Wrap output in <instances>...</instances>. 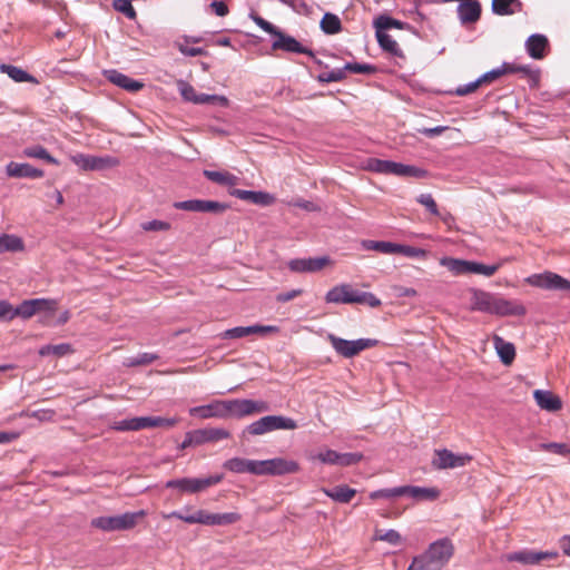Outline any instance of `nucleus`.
Segmentation results:
<instances>
[{"instance_id": "nucleus-57", "label": "nucleus", "mask_w": 570, "mask_h": 570, "mask_svg": "<svg viewBox=\"0 0 570 570\" xmlns=\"http://www.w3.org/2000/svg\"><path fill=\"white\" fill-rule=\"evenodd\" d=\"M145 232H165L170 229V224L165 220L153 219L141 224Z\"/></svg>"}, {"instance_id": "nucleus-35", "label": "nucleus", "mask_w": 570, "mask_h": 570, "mask_svg": "<svg viewBox=\"0 0 570 570\" xmlns=\"http://www.w3.org/2000/svg\"><path fill=\"white\" fill-rule=\"evenodd\" d=\"M24 249L23 240L12 234H2L0 236V254L6 252H21Z\"/></svg>"}, {"instance_id": "nucleus-10", "label": "nucleus", "mask_w": 570, "mask_h": 570, "mask_svg": "<svg viewBox=\"0 0 570 570\" xmlns=\"http://www.w3.org/2000/svg\"><path fill=\"white\" fill-rule=\"evenodd\" d=\"M299 471V464L294 460L274 458L268 460H256L255 475H284Z\"/></svg>"}, {"instance_id": "nucleus-48", "label": "nucleus", "mask_w": 570, "mask_h": 570, "mask_svg": "<svg viewBox=\"0 0 570 570\" xmlns=\"http://www.w3.org/2000/svg\"><path fill=\"white\" fill-rule=\"evenodd\" d=\"M158 358L157 354L154 353H140L136 357H129L126 360L125 365L128 367L148 365Z\"/></svg>"}, {"instance_id": "nucleus-17", "label": "nucleus", "mask_w": 570, "mask_h": 570, "mask_svg": "<svg viewBox=\"0 0 570 570\" xmlns=\"http://www.w3.org/2000/svg\"><path fill=\"white\" fill-rule=\"evenodd\" d=\"M276 39L272 43L273 50H283L286 52L304 53L312 58L315 57L314 52L302 46L294 37L288 36L281 30L275 35Z\"/></svg>"}, {"instance_id": "nucleus-1", "label": "nucleus", "mask_w": 570, "mask_h": 570, "mask_svg": "<svg viewBox=\"0 0 570 570\" xmlns=\"http://www.w3.org/2000/svg\"><path fill=\"white\" fill-rule=\"evenodd\" d=\"M471 309L498 316H524L525 306L517 299H507L481 289H473Z\"/></svg>"}, {"instance_id": "nucleus-2", "label": "nucleus", "mask_w": 570, "mask_h": 570, "mask_svg": "<svg viewBox=\"0 0 570 570\" xmlns=\"http://www.w3.org/2000/svg\"><path fill=\"white\" fill-rule=\"evenodd\" d=\"M454 554V544L449 538H441L429 544L426 550L415 556L407 570H442Z\"/></svg>"}, {"instance_id": "nucleus-51", "label": "nucleus", "mask_w": 570, "mask_h": 570, "mask_svg": "<svg viewBox=\"0 0 570 570\" xmlns=\"http://www.w3.org/2000/svg\"><path fill=\"white\" fill-rule=\"evenodd\" d=\"M345 71H350L353 73H363L371 75L376 71V67L370 63H358V62H347L345 66Z\"/></svg>"}, {"instance_id": "nucleus-42", "label": "nucleus", "mask_w": 570, "mask_h": 570, "mask_svg": "<svg viewBox=\"0 0 570 570\" xmlns=\"http://www.w3.org/2000/svg\"><path fill=\"white\" fill-rule=\"evenodd\" d=\"M72 352V347L68 343H61L57 345H43L39 350V355L41 356H48V355H56V356H65L67 354H70Z\"/></svg>"}, {"instance_id": "nucleus-31", "label": "nucleus", "mask_w": 570, "mask_h": 570, "mask_svg": "<svg viewBox=\"0 0 570 570\" xmlns=\"http://www.w3.org/2000/svg\"><path fill=\"white\" fill-rule=\"evenodd\" d=\"M322 491L326 497L340 503H348L356 494L355 489L345 484L334 487L333 489L324 488Z\"/></svg>"}, {"instance_id": "nucleus-50", "label": "nucleus", "mask_w": 570, "mask_h": 570, "mask_svg": "<svg viewBox=\"0 0 570 570\" xmlns=\"http://www.w3.org/2000/svg\"><path fill=\"white\" fill-rule=\"evenodd\" d=\"M177 86L184 100L196 105L198 92L195 90V88L189 82L184 80H179Z\"/></svg>"}, {"instance_id": "nucleus-63", "label": "nucleus", "mask_w": 570, "mask_h": 570, "mask_svg": "<svg viewBox=\"0 0 570 570\" xmlns=\"http://www.w3.org/2000/svg\"><path fill=\"white\" fill-rule=\"evenodd\" d=\"M503 75H505V70L503 69V66H501L499 68H494V69L483 73L481 77H479V82H481V85L490 83V82L499 79Z\"/></svg>"}, {"instance_id": "nucleus-38", "label": "nucleus", "mask_w": 570, "mask_h": 570, "mask_svg": "<svg viewBox=\"0 0 570 570\" xmlns=\"http://www.w3.org/2000/svg\"><path fill=\"white\" fill-rule=\"evenodd\" d=\"M394 245L395 243L392 242H385V240H372V239H364L361 243V246L365 250H375L382 254L392 255L394 254Z\"/></svg>"}, {"instance_id": "nucleus-64", "label": "nucleus", "mask_w": 570, "mask_h": 570, "mask_svg": "<svg viewBox=\"0 0 570 570\" xmlns=\"http://www.w3.org/2000/svg\"><path fill=\"white\" fill-rule=\"evenodd\" d=\"M252 19L265 32H267L272 36H275L277 33L278 29L274 24H272L269 21L265 20L264 18L255 14V16H252Z\"/></svg>"}, {"instance_id": "nucleus-16", "label": "nucleus", "mask_w": 570, "mask_h": 570, "mask_svg": "<svg viewBox=\"0 0 570 570\" xmlns=\"http://www.w3.org/2000/svg\"><path fill=\"white\" fill-rule=\"evenodd\" d=\"M242 515L237 512L210 513L197 510V523L205 525H229L238 522Z\"/></svg>"}, {"instance_id": "nucleus-27", "label": "nucleus", "mask_w": 570, "mask_h": 570, "mask_svg": "<svg viewBox=\"0 0 570 570\" xmlns=\"http://www.w3.org/2000/svg\"><path fill=\"white\" fill-rule=\"evenodd\" d=\"M533 396L542 410L556 412L562 407L561 400L550 391L535 390Z\"/></svg>"}, {"instance_id": "nucleus-33", "label": "nucleus", "mask_w": 570, "mask_h": 570, "mask_svg": "<svg viewBox=\"0 0 570 570\" xmlns=\"http://www.w3.org/2000/svg\"><path fill=\"white\" fill-rule=\"evenodd\" d=\"M203 174L208 180L222 186H235L238 183V177L229 171L205 169Z\"/></svg>"}, {"instance_id": "nucleus-4", "label": "nucleus", "mask_w": 570, "mask_h": 570, "mask_svg": "<svg viewBox=\"0 0 570 570\" xmlns=\"http://www.w3.org/2000/svg\"><path fill=\"white\" fill-rule=\"evenodd\" d=\"M147 515L145 510L135 512H125L119 515H104L94 518L90 522L91 527L99 530L111 532V531H126L134 529L139 520Z\"/></svg>"}, {"instance_id": "nucleus-46", "label": "nucleus", "mask_w": 570, "mask_h": 570, "mask_svg": "<svg viewBox=\"0 0 570 570\" xmlns=\"http://www.w3.org/2000/svg\"><path fill=\"white\" fill-rule=\"evenodd\" d=\"M350 299L352 298L350 297ZM325 301L327 303L347 304L348 297H346L344 284L331 288L325 295Z\"/></svg>"}, {"instance_id": "nucleus-19", "label": "nucleus", "mask_w": 570, "mask_h": 570, "mask_svg": "<svg viewBox=\"0 0 570 570\" xmlns=\"http://www.w3.org/2000/svg\"><path fill=\"white\" fill-rule=\"evenodd\" d=\"M189 415L202 420L225 419L224 400H214L208 404L190 407Z\"/></svg>"}, {"instance_id": "nucleus-43", "label": "nucleus", "mask_w": 570, "mask_h": 570, "mask_svg": "<svg viewBox=\"0 0 570 570\" xmlns=\"http://www.w3.org/2000/svg\"><path fill=\"white\" fill-rule=\"evenodd\" d=\"M404 26H405L404 22L396 20L392 17L385 16V14L379 16L374 20L375 30L386 31L392 28L403 29Z\"/></svg>"}, {"instance_id": "nucleus-6", "label": "nucleus", "mask_w": 570, "mask_h": 570, "mask_svg": "<svg viewBox=\"0 0 570 570\" xmlns=\"http://www.w3.org/2000/svg\"><path fill=\"white\" fill-rule=\"evenodd\" d=\"M225 419L245 417L269 411L267 402L262 400L235 399L224 400Z\"/></svg>"}, {"instance_id": "nucleus-47", "label": "nucleus", "mask_w": 570, "mask_h": 570, "mask_svg": "<svg viewBox=\"0 0 570 570\" xmlns=\"http://www.w3.org/2000/svg\"><path fill=\"white\" fill-rule=\"evenodd\" d=\"M394 248H395L394 254H401L406 257L424 258L426 256V250L419 248V247H413L410 245H403V244L395 243Z\"/></svg>"}, {"instance_id": "nucleus-3", "label": "nucleus", "mask_w": 570, "mask_h": 570, "mask_svg": "<svg viewBox=\"0 0 570 570\" xmlns=\"http://www.w3.org/2000/svg\"><path fill=\"white\" fill-rule=\"evenodd\" d=\"M365 169L377 174L394 175L397 177L424 178L428 176V171L425 169L416 166L379 158H368L365 163Z\"/></svg>"}, {"instance_id": "nucleus-49", "label": "nucleus", "mask_w": 570, "mask_h": 570, "mask_svg": "<svg viewBox=\"0 0 570 570\" xmlns=\"http://www.w3.org/2000/svg\"><path fill=\"white\" fill-rule=\"evenodd\" d=\"M218 105L222 107H227L229 101L227 97L220 95H208V94H198V99L196 105Z\"/></svg>"}, {"instance_id": "nucleus-14", "label": "nucleus", "mask_w": 570, "mask_h": 570, "mask_svg": "<svg viewBox=\"0 0 570 570\" xmlns=\"http://www.w3.org/2000/svg\"><path fill=\"white\" fill-rule=\"evenodd\" d=\"M472 460L469 454H455L448 449L435 450V458L432 461V465L435 469H454L466 465Z\"/></svg>"}, {"instance_id": "nucleus-23", "label": "nucleus", "mask_w": 570, "mask_h": 570, "mask_svg": "<svg viewBox=\"0 0 570 570\" xmlns=\"http://www.w3.org/2000/svg\"><path fill=\"white\" fill-rule=\"evenodd\" d=\"M229 194L238 199L247 200L253 204L269 206L274 203L275 198L273 195L264 191L233 189Z\"/></svg>"}, {"instance_id": "nucleus-54", "label": "nucleus", "mask_w": 570, "mask_h": 570, "mask_svg": "<svg viewBox=\"0 0 570 570\" xmlns=\"http://www.w3.org/2000/svg\"><path fill=\"white\" fill-rule=\"evenodd\" d=\"M345 72H346L345 68L334 69V70L327 71V72L320 73L317 79H318V81L325 82V83L336 82V81H341L345 78Z\"/></svg>"}, {"instance_id": "nucleus-29", "label": "nucleus", "mask_w": 570, "mask_h": 570, "mask_svg": "<svg viewBox=\"0 0 570 570\" xmlns=\"http://www.w3.org/2000/svg\"><path fill=\"white\" fill-rule=\"evenodd\" d=\"M522 9L523 3L520 0H492V11L498 16H511Z\"/></svg>"}, {"instance_id": "nucleus-25", "label": "nucleus", "mask_w": 570, "mask_h": 570, "mask_svg": "<svg viewBox=\"0 0 570 570\" xmlns=\"http://www.w3.org/2000/svg\"><path fill=\"white\" fill-rule=\"evenodd\" d=\"M548 47V39L540 33L531 35L525 41V49L533 59H542Z\"/></svg>"}, {"instance_id": "nucleus-44", "label": "nucleus", "mask_w": 570, "mask_h": 570, "mask_svg": "<svg viewBox=\"0 0 570 570\" xmlns=\"http://www.w3.org/2000/svg\"><path fill=\"white\" fill-rule=\"evenodd\" d=\"M500 266L501 264L485 265L479 262L469 261V274H480L490 277L498 272Z\"/></svg>"}, {"instance_id": "nucleus-36", "label": "nucleus", "mask_w": 570, "mask_h": 570, "mask_svg": "<svg viewBox=\"0 0 570 570\" xmlns=\"http://www.w3.org/2000/svg\"><path fill=\"white\" fill-rule=\"evenodd\" d=\"M375 37L377 39L380 47L384 51L393 56H402V51L397 42L389 33L382 30H375Z\"/></svg>"}, {"instance_id": "nucleus-41", "label": "nucleus", "mask_w": 570, "mask_h": 570, "mask_svg": "<svg viewBox=\"0 0 570 570\" xmlns=\"http://www.w3.org/2000/svg\"><path fill=\"white\" fill-rule=\"evenodd\" d=\"M502 66L503 69L505 70V75L521 72L524 76L529 77L534 85H537L539 81V71L532 70L529 66H519L510 62H503Z\"/></svg>"}, {"instance_id": "nucleus-13", "label": "nucleus", "mask_w": 570, "mask_h": 570, "mask_svg": "<svg viewBox=\"0 0 570 570\" xmlns=\"http://www.w3.org/2000/svg\"><path fill=\"white\" fill-rule=\"evenodd\" d=\"M176 209L195 212V213H213L222 214L228 209V205L217 200L207 199H188L183 202H176L174 204Z\"/></svg>"}, {"instance_id": "nucleus-24", "label": "nucleus", "mask_w": 570, "mask_h": 570, "mask_svg": "<svg viewBox=\"0 0 570 570\" xmlns=\"http://www.w3.org/2000/svg\"><path fill=\"white\" fill-rule=\"evenodd\" d=\"M194 432L198 445L217 442L230 438L229 431L223 428H205L194 430Z\"/></svg>"}, {"instance_id": "nucleus-61", "label": "nucleus", "mask_w": 570, "mask_h": 570, "mask_svg": "<svg viewBox=\"0 0 570 570\" xmlns=\"http://www.w3.org/2000/svg\"><path fill=\"white\" fill-rule=\"evenodd\" d=\"M375 538L381 541H385L390 544L397 546L401 543V534L393 529L385 531L384 533L376 532Z\"/></svg>"}, {"instance_id": "nucleus-32", "label": "nucleus", "mask_w": 570, "mask_h": 570, "mask_svg": "<svg viewBox=\"0 0 570 570\" xmlns=\"http://www.w3.org/2000/svg\"><path fill=\"white\" fill-rule=\"evenodd\" d=\"M112 428L117 431H139L142 429H149V416L121 420L116 422Z\"/></svg>"}, {"instance_id": "nucleus-18", "label": "nucleus", "mask_w": 570, "mask_h": 570, "mask_svg": "<svg viewBox=\"0 0 570 570\" xmlns=\"http://www.w3.org/2000/svg\"><path fill=\"white\" fill-rule=\"evenodd\" d=\"M328 263L327 256L295 258L288 262V268L294 273H315L322 271Z\"/></svg>"}, {"instance_id": "nucleus-34", "label": "nucleus", "mask_w": 570, "mask_h": 570, "mask_svg": "<svg viewBox=\"0 0 570 570\" xmlns=\"http://www.w3.org/2000/svg\"><path fill=\"white\" fill-rule=\"evenodd\" d=\"M0 70L3 72V73H7L12 80H14L16 82H32V83H38V80L31 76L30 73H28L27 71L22 70L21 68L19 67H16V66H12V65H6V63H2L0 66Z\"/></svg>"}, {"instance_id": "nucleus-30", "label": "nucleus", "mask_w": 570, "mask_h": 570, "mask_svg": "<svg viewBox=\"0 0 570 570\" xmlns=\"http://www.w3.org/2000/svg\"><path fill=\"white\" fill-rule=\"evenodd\" d=\"M224 468L234 473L255 474L256 460L233 458V459L225 461Z\"/></svg>"}, {"instance_id": "nucleus-12", "label": "nucleus", "mask_w": 570, "mask_h": 570, "mask_svg": "<svg viewBox=\"0 0 570 570\" xmlns=\"http://www.w3.org/2000/svg\"><path fill=\"white\" fill-rule=\"evenodd\" d=\"M71 161L81 170H102L118 165V160L110 156H92L86 154H75L70 156Z\"/></svg>"}, {"instance_id": "nucleus-15", "label": "nucleus", "mask_w": 570, "mask_h": 570, "mask_svg": "<svg viewBox=\"0 0 570 570\" xmlns=\"http://www.w3.org/2000/svg\"><path fill=\"white\" fill-rule=\"evenodd\" d=\"M557 551H533L521 550L508 553L505 559L510 562H520L522 564H538L543 560H552L558 558Z\"/></svg>"}, {"instance_id": "nucleus-58", "label": "nucleus", "mask_w": 570, "mask_h": 570, "mask_svg": "<svg viewBox=\"0 0 570 570\" xmlns=\"http://www.w3.org/2000/svg\"><path fill=\"white\" fill-rule=\"evenodd\" d=\"M252 335L250 326H237L226 330L223 333V338H242Z\"/></svg>"}, {"instance_id": "nucleus-8", "label": "nucleus", "mask_w": 570, "mask_h": 570, "mask_svg": "<svg viewBox=\"0 0 570 570\" xmlns=\"http://www.w3.org/2000/svg\"><path fill=\"white\" fill-rule=\"evenodd\" d=\"M223 474H214L206 478H181L168 480L165 484L167 489H177L180 493H198L209 487L220 483Z\"/></svg>"}, {"instance_id": "nucleus-52", "label": "nucleus", "mask_w": 570, "mask_h": 570, "mask_svg": "<svg viewBox=\"0 0 570 570\" xmlns=\"http://www.w3.org/2000/svg\"><path fill=\"white\" fill-rule=\"evenodd\" d=\"M55 415H56V412L53 410H50V409H42V410L32 411V412H24L23 411V412L20 413V416L33 417V419H37L40 422L52 421Z\"/></svg>"}, {"instance_id": "nucleus-22", "label": "nucleus", "mask_w": 570, "mask_h": 570, "mask_svg": "<svg viewBox=\"0 0 570 570\" xmlns=\"http://www.w3.org/2000/svg\"><path fill=\"white\" fill-rule=\"evenodd\" d=\"M458 16L463 24L476 22L481 16V3L478 0L461 1L458 6Z\"/></svg>"}, {"instance_id": "nucleus-53", "label": "nucleus", "mask_w": 570, "mask_h": 570, "mask_svg": "<svg viewBox=\"0 0 570 570\" xmlns=\"http://www.w3.org/2000/svg\"><path fill=\"white\" fill-rule=\"evenodd\" d=\"M114 8L116 11L125 14L129 19H135L137 13L130 0H114Z\"/></svg>"}, {"instance_id": "nucleus-62", "label": "nucleus", "mask_w": 570, "mask_h": 570, "mask_svg": "<svg viewBox=\"0 0 570 570\" xmlns=\"http://www.w3.org/2000/svg\"><path fill=\"white\" fill-rule=\"evenodd\" d=\"M161 517L165 520L175 518L189 524L197 523V511L193 514H184L180 511H173L170 513H163Z\"/></svg>"}, {"instance_id": "nucleus-60", "label": "nucleus", "mask_w": 570, "mask_h": 570, "mask_svg": "<svg viewBox=\"0 0 570 570\" xmlns=\"http://www.w3.org/2000/svg\"><path fill=\"white\" fill-rule=\"evenodd\" d=\"M314 459L318 460L320 462H322L324 464L337 465L338 452L327 449L325 451L317 453L314 456Z\"/></svg>"}, {"instance_id": "nucleus-55", "label": "nucleus", "mask_w": 570, "mask_h": 570, "mask_svg": "<svg viewBox=\"0 0 570 570\" xmlns=\"http://www.w3.org/2000/svg\"><path fill=\"white\" fill-rule=\"evenodd\" d=\"M362 459L363 454L358 452L338 453L337 465L351 466L357 464Z\"/></svg>"}, {"instance_id": "nucleus-9", "label": "nucleus", "mask_w": 570, "mask_h": 570, "mask_svg": "<svg viewBox=\"0 0 570 570\" xmlns=\"http://www.w3.org/2000/svg\"><path fill=\"white\" fill-rule=\"evenodd\" d=\"M57 309V301L49 298H32L21 302L17 307L11 305L10 321L14 317L28 320L37 313L46 312L53 314Z\"/></svg>"}, {"instance_id": "nucleus-40", "label": "nucleus", "mask_w": 570, "mask_h": 570, "mask_svg": "<svg viewBox=\"0 0 570 570\" xmlns=\"http://www.w3.org/2000/svg\"><path fill=\"white\" fill-rule=\"evenodd\" d=\"M23 155L29 158L42 159L52 165H59V161L55 157H52L45 147L40 145L24 148Z\"/></svg>"}, {"instance_id": "nucleus-59", "label": "nucleus", "mask_w": 570, "mask_h": 570, "mask_svg": "<svg viewBox=\"0 0 570 570\" xmlns=\"http://www.w3.org/2000/svg\"><path fill=\"white\" fill-rule=\"evenodd\" d=\"M416 202L424 206L432 215H439L438 205L431 194H421Z\"/></svg>"}, {"instance_id": "nucleus-26", "label": "nucleus", "mask_w": 570, "mask_h": 570, "mask_svg": "<svg viewBox=\"0 0 570 570\" xmlns=\"http://www.w3.org/2000/svg\"><path fill=\"white\" fill-rule=\"evenodd\" d=\"M440 491L435 488L404 485V497L414 501H434L439 498Z\"/></svg>"}, {"instance_id": "nucleus-56", "label": "nucleus", "mask_w": 570, "mask_h": 570, "mask_svg": "<svg viewBox=\"0 0 570 570\" xmlns=\"http://www.w3.org/2000/svg\"><path fill=\"white\" fill-rule=\"evenodd\" d=\"M540 448L544 451H549V452L560 454V455L570 454V445H568L566 443H557V442L542 443L540 445Z\"/></svg>"}, {"instance_id": "nucleus-11", "label": "nucleus", "mask_w": 570, "mask_h": 570, "mask_svg": "<svg viewBox=\"0 0 570 570\" xmlns=\"http://www.w3.org/2000/svg\"><path fill=\"white\" fill-rule=\"evenodd\" d=\"M525 282L542 289L570 292V281L552 272L530 275Z\"/></svg>"}, {"instance_id": "nucleus-37", "label": "nucleus", "mask_w": 570, "mask_h": 570, "mask_svg": "<svg viewBox=\"0 0 570 570\" xmlns=\"http://www.w3.org/2000/svg\"><path fill=\"white\" fill-rule=\"evenodd\" d=\"M440 264L446 267L455 276L469 274V261L442 257L440 259Z\"/></svg>"}, {"instance_id": "nucleus-20", "label": "nucleus", "mask_w": 570, "mask_h": 570, "mask_svg": "<svg viewBox=\"0 0 570 570\" xmlns=\"http://www.w3.org/2000/svg\"><path fill=\"white\" fill-rule=\"evenodd\" d=\"M6 173L9 177L16 178H41L45 175L43 170L35 168L28 163L16 161L7 164Z\"/></svg>"}, {"instance_id": "nucleus-45", "label": "nucleus", "mask_w": 570, "mask_h": 570, "mask_svg": "<svg viewBox=\"0 0 570 570\" xmlns=\"http://www.w3.org/2000/svg\"><path fill=\"white\" fill-rule=\"evenodd\" d=\"M404 497V485L395 487L391 489H380L370 493V499H394Z\"/></svg>"}, {"instance_id": "nucleus-39", "label": "nucleus", "mask_w": 570, "mask_h": 570, "mask_svg": "<svg viewBox=\"0 0 570 570\" xmlns=\"http://www.w3.org/2000/svg\"><path fill=\"white\" fill-rule=\"evenodd\" d=\"M321 29L326 35H336L342 30V22L336 14L326 12L321 20Z\"/></svg>"}, {"instance_id": "nucleus-21", "label": "nucleus", "mask_w": 570, "mask_h": 570, "mask_svg": "<svg viewBox=\"0 0 570 570\" xmlns=\"http://www.w3.org/2000/svg\"><path fill=\"white\" fill-rule=\"evenodd\" d=\"M106 78L117 87L125 89L129 92H136L139 91L144 83L128 77L127 75L119 72L118 70L111 69L105 71Z\"/></svg>"}, {"instance_id": "nucleus-5", "label": "nucleus", "mask_w": 570, "mask_h": 570, "mask_svg": "<svg viewBox=\"0 0 570 570\" xmlns=\"http://www.w3.org/2000/svg\"><path fill=\"white\" fill-rule=\"evenodd\" d=\"M297 429V423L292 417L283 416V415H266L261 417L259 420L247 425L243 432L242 436L246 434L249 435H263L268 432H273L276 430H295Z\"/></svg>"}, {"instance_id": "nucleus-28", "label": "nucleus", "mask_w": 570, "mask_h": 570, "mask_svg": "<svg viewBox=\"0 0 570 570\" xmlns=\"http://www.w3.org/2000/svg\"><path fill=\"white\" fill-rule=\"evenodd\" d=\"M493 345L501 362L505 365H510L515 357L514 345L510 342L504 341L499 335L493 336Z\"/></svg>"}, {"instance_id": "nucleus-7", "label": "nucleus", "mask_w": 570, "mask_h": 570, "mask_svg": "<svg viewBox=\"0 0 570 570\" xmlns=\"http://www.w3.org/2000/svg\"><path fill=\"white\" fill-rule=\"evenodd\" d=\"M333 350L342 357L352 358L361 352L371 348L377 344L373 338L345 340L328 333L326 336Z\"/></svg>"}]
</instances>
